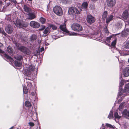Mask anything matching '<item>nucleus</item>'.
<instances>
[{
    "label": "nucleus",
    "mask_w": 129,
    "mask_h": 129,
    "mask_svg": "<svg viewBox=\"0 0 129 129\" xmlns=\"http://www.w3.org/2000/svg\"><path fill=\"white\" fill-rule=\"evenodd\" d=\"M35 69L34 65H31L28 66L25 73L26 78L29 80H32L35 78L36 75L34 71Z\"/></svg>",
    "instance_id": "obj_1"
},
{
    "label": "nucleus",
    "mask_w": 129,
    "mask_h": 129,
    "mask_svg": "<svg viewBox=\"0 0 129 129\" xmlns=\"http://www.w3.org/2000/svg\"><path fill=\"white\" fill-rule=\"evenodd\" d=\"M19 44H16L18 50L23 53L27 55H30L31 54L30 51L29 49L23 46H19Z\"/></svg>",
    "instance_id": "obj_2"
},
{
    "label": "nucleus",
    "mask_w": 129,
    "mask_h": 129,
    "mask_svg": "<svg viewBox=\"0 0 129 129\" xmlns=\"http://www.w3.org/2000/svg\"><path fill=\"white\" fill-rule=\"evenodd\" d=\"M107 11H105L104 12L102 15V18L104 20L106 19V22L108 24L113 19L114 16L112 15H109L108 17L107 18Z\"/></svg>",
    "instance_id": "obj_3"
},
{
    "label": "nucleus",
    "mask_w": 129,
    "mask_h": 129,
    "mask_svg": "<svg viewBox=\"0 0 129 129\" xmlns=\"http://www.w3.org/2000/svg\"><path fill=\"white\" fill-rule=\"evenodd\" d=\"M54 13L59 16H61L63 14V12L61 8L58 6H56L53 9Z\"/></svg>",
    "instance_id": "obj_4"
},
{
    "label": "nucleus",
    "mask_w": 129,
    "mask_h": 129,
    "mask_svg": "<svg viewBox=\"0 0 129 129\" xmlns=\"http://www.w3.org/2000/svg\"><path fill=\"white\" fill-rule=\"evenodd\" d=\"M120 80H121V81L119 83V90L118 94V96H120H120H121V95H122L123 93V88H122V87L124 85V80H122L121 76L120 77Z\"/></svg>",
    "instance_id": "obj_5"
},
{
    "label": "nucleus",
    "mask_w": 129,
    "mask_h": 129,
    "mask_svg": "<svg viewBox=\"0 0 129 129\" xmlns=\"http://www.w3.org/2000/svg\"><path fill=\"white\" fill-rule=\"evenodd\" d=\"M66 26V24L65 23L60 25V29L63 32L67 33V35H68L70 36H75L76 35V34L74 33H69V31L67 29Z\"/></svg>",
    "instance_id": "obj_6"
},
{
    "label": "nucleus",
    "mask_w": 129,
    "mask_h": 129,
    "mask_svg": "<svg viewBox=\"0 0 129 129\" xmlns=\"http://www.w3.org/2000/svg\"><path fill=\"white\" fill-rule=\"evenodd\" d=\"M71 27L72 29L75 31H80L82 30V26L77 23L73 24L71 25Z\"/></svg>",
    "instance_id": "obj_7"
},
{
    "label": "nucleus",
    "mask_w": 129,
    "mask_h": 129,
    "mask_svg": "<svg viewBox=\"0 0 129 129\" xmlns=\"http://www.w3.org/2000/svg\"><path fill=\"white\" fill-rule=\"evenodd\" d=\"M79 13L78 9L74 7H70L68 11V13L69 14H78Z\"/></svg>",
    "instance_id": "obj_8"
},
{
    "label": "nucleus",
    "mask_w": 129,
    "mask_h": 129,
    "mask_svg": "<svg viewBox=\"0 0 129 129\" xmlns=\"http://www.w3.org/2000/svg\"><path fill=\"white\" fill-rule=\"evenodd\" d=\"M86 20L87 22L91 24L94 23L95 21L94 17L90 14L87 15Z\"/></svg>",
    "instance_id": "obj_9"
},
{
    "label": "nucleus",
    "mask_w": 129,
    "mask_h": 129,
    "mask_svg": "<svg viewBox=\"0 0 129 129\" xmlns=\"http://www.w3.org/2000/svg\"><path fill=\"white\" fill-rule=\"evenodd\" d=\"M27 19L29 20H32L35 18L36 15L35 12L34 11H32L30 12L27 14Z\"/></svg>",
    "instance_id": "obj_10"
},
{
    "label": "nucleus",
    "mask_w": 129,
    "mask_h": 129,
    "mask_svg": "<svg viewBox=\"0 0 129 129\" xmlns=\"http://www.w3.org/2000/svg\"><path fill=\"white\" fill-rule=\"evenodd\" d=\"M30 26L35 28H38L39 27L40 24L37 22L32 21L30 23Z\"/></svg>",
    "instance_id": "obj_11"
},
{
    "label": "nucleus",
    "mask_w": 129,
    "mask_h": 129,
    "mask_svg": "<svg viewBox=\"0 0 129 129\" xmlns=\"http://www.w3.org/2000/svg\"><path fill=\"white\" fill-rule=\"evenodd\" d=\"M107 6L110 8H112L116 4L115 0H107Z\"/></svg>",
    "instance_id": "obj_12"
},
{
    "label": "nucleus",
    "mask_w": 129,
    "mask_h": 129,
    "mask_svg": "<svg viewBox=\"0 0 129 129\" xmlns=\"http://www.w3.org/2000/svg\"><path fill=\"white\" fill-rule=\"evenodd\" d=\"M13 29L12 26L9 24H8L5 28L6 31L9 34H11L13 32Z\"/></svg>",
    "instance_id": "obj_13"
},
{
    "label": "nucleus",
    "mask_w": 129,
    "mask_h": 129,
    "mask_svg": "<svg viewBox=\"0 0 129 129\" xmlns=\"http://www.w3.org/2000/svg\"><path fill=\"white\" fill-rule=\"evenodd\" d=\"M114 117L113 116V113H110L108 116V117L110 119L114 118L119 119L121 117V116H119L118 113H114Z\"/></svg>",
    "instance_id": "obj_14"
},
{
    "label": "nucleus",
    "mask_w": 129,
    "mask_h": 129,
    "mask_svg": "<svg viewBox=\"0 0 129 129\" xmlns=\"http://www.w3.org/2000/svg\"><path fill=\"white\" fill-rule=\"evenodd\" d=\"M129 14L127 9L125 10L123 12L122 15V17L125 19H127L128 17Z\"/></svg>",
    "instance_id": "obj_15"
},
{
    "label": "nucleus",
    "mask_w": 129,
    "mask_h": 129,
    "mask_svg": "<svg viewBox=\"0 0 129 129\" xmlns=\"http://www.w3.org/2000/svg\"><path fill=\"white\" fill-rule=\"evenodd\" d=\"M123 74L124 77H127L129 76V67L125 68L123 71Z\"/></svg>",
    "instance_id": "obj_16"
},
{
    "label": "nucleus",
    "mask_w": 129,
    "mask_h": 129,
    "mask_svg": "<svg viewBox=\"0 0 129 129\" xmlns=\"http://www.w3.org/2000/svg\"><path fill=\"white\" fill-rule=\"evenodd\" d=\"M14 23L16 26L19 28H22V24H21L20 21L18 20H16V21L14 22Z\"/></svg>",
    "instance_id": "obj_17"
},
{
    "label": "nucleus",
    "mask_w": 129,
    "mask_h": 129,
    "mask_svg": "<svg viewBox=\"0 0 129 129\" xmlns=\"http://www.w3.org/2000/svg\"><path fill=\"white\" fill-rule=\"evenodd\" d=\"M23 9L24 10V11L26 13H29L31 11H32L26 5H24L23 7Z\"/></svg>",
    "instance_id": "obj_18"
},
{
    "label": "nucleus",
    "mask_w": 129,
    "mask_h": 129,
    "mask_svg": "<svg viewBox=\"0 0 129 129\" xmlns=\"http://www.w3.org/2000/svg\"><path fill=\"white\" fill-rule=\"evenodd\" d=\"M50 32V28L49 27H47L43 31V33L46 35H48Z\"/></svg>",
    "instance_id": "obj_19"
},
{
    "label": "nucleus",
    "mask_w": 129,
    "mask_h": 129,
    "mask_svg": "<svg viewBox=\"0 0 129 129\" xmlns=\"http://www.w3.org/2000/svg\"><path fill=\"white\" fill-rule=\"evenodd\" d=\"M129 93V83L126 84L124 87V93L127 94Z\"/></svg>",
    "instance_id": "obj_20"
},
{
    "label": "nucleus",
    "mask_w": 129,
    "mask_h": 129,
    "mask_svg": "<svg viewBox=\"0 0 129 129\" xmlns=\"http://www.w3.org/2000/svg\"><path fill=\"white\" fill-rule=\"evenodd\" d=\"M22 61L15 60L14 62V64L15 66L19 67H20L22 64Z\"/></svg>",
    "instance_id": "obj_21"
},
{
    "label": "nucleus",
    "mask_w": 129,
    "mask_h": 129,
    "mask_svg": "<svg viewBox=\"0 0 129 129\" xmlns=\"http://www.w3.org/2000/svg\"><path fill=\"white\" fill-rule=\"evenodd\" d=\"M14 58L17 61H23V57L21 55H18L14 56Z\"/></svg>",
    "instance_id": "obj_22"
},
{
    "label": "nucleus",
    "mask_w": 129,
    "mask_h": 129,
    "mask_svg": "<svg viewBox=\"0 0 129 129\" xmlns=\"http://www.w3.org/2000/svg\"><path fill=\"white\" fill-rule=\"evenodd\" d=\"M25 106L28 108L29 109L33 108L31 103L28 101H26L25 102Z\"/></svg>",
    "instance_id": "obj_23"
},
{
    "label": "nucleus",
    "mask_w": 129,
    "mask_h": 129,
    "mask_svg": "<svg viewBox=\"0 0 129 129\" xmlns=\"http://www.w3.org/2000/svg\"><path fill=\"white\" fill-rule=\"evenodd\" d=\"M116 26L117 29H119L122 27V23L121 22H118L115 24Z\"/></svg>",
    "instance_id": "obj_24"
},
{
    "label": "nucleus",
    "mask_w": 129,
    "mask_h": 129,
    "mask_svg": "<svg viewBox=\"0 0 129 129\" xmlns=\"http://www.w3.org/2000/svg\"><path fill=\"white\" fill-rule=\"evenodd\" d=\"M37 38V36L35 35H33L30 36V40L33 42L35 41Z\"/></svg>",
    "instance_id": "obj_25"
},
{
    "label": "nucleus",
    "mask_w": 129,
    "mask_h": 129,
    "mask_svg": "<svg viewBox=\"0 0 129 129\" xmlns=\"http://www.w3.org/2000/svg\"><path fill=\"white\" fill-rule=\"evenodd\" d=\"M7 51L9 54H11L13 52L12 48L10 46H9L7 47Z\"/></svg>",
    "instance_id": "obj_26"
},
{
    "label": "nucleus",
    "mask_w": 129,
    "mask_h": 129,
    "mask_svg": "<svg viewBox=\"0 0 129 129\" xmlns=\"http://www.w3.org/2000/svg\"><path fill=\"white\" fill-rule=\"evenodd\" d=\"M4 56L6 58L9 60L11 62H12L13 61V59L6 54H4Z\"/></svg>",
    "instance_id": "obj_27"
},
{
    "label": "nucleus",
    "mask_w": 129,
    "mask_h": 129,
    "mask_svg": "<svg viewBox=\"0 0 129 129\" xmlns=\"http://www.w3.org/2000/svg\"><path fill=\"white\" fill-rule=\"evenodd\" d=\"M123 46L124 48L126 49H129V40L125 42Z\"/></svg>",
    "instance_id": "obj_28"
},
{
    "label": "nucleus",
    "mask_w": 129,
    "mask_h": 129,
    "mask_svg": "<svg viewBox=\"0 0 129 129\" xmlns=\"http://www.w3.org/2000/svg\"><path fill=\"white\" fill-rule=\"evenodd\" d=\"M88 4L86 2H85L83 3L82 6V8L84 9H86L88 6Z\"/></svg>",
    "instance_id": "obj_29"
},
{
    "label": "nucleus",
    "mask_w": 129,
    "mask_h": 129,
    "mask_svg": "<svg viewBox=\"0 0 129 129\" xmlns=\"http://www.w3.org/2000/svg\"><path fill=\"white\" fill-rule=\"evenodd\" d=\"M128 34L125 30L122 31L121 35V36L122 37H125L128 35Z\"/></svg>",
    "instance_id": "obj_30"
},
{
    "label": "nucleus",
    "mask_w": 129,
    "mask_h": 129,
    "mask_svg": "<svg viewBox=\"0 0 129 129\" xmlns=\"http://www.w3.org/2000/svg\"><path fill=\"white\" fill-rule=\"evenodd\" d=\"M44 50V48L43 47H42L38 51L37 50V54H34V55L35 56H37V54H39L40 52H41L43 51Z\"/></svg>",
    "instance_id": "obj_31"
},
{
    "label": "nucleus",
    "mask_w": 129,
    "mask_h": 129,
    "mask_svg": "<svg viewBox=\"0 0 129 129\" xmlns=\"http://www.w3.org/2000/svg\"><path fill=\"white\" fill-rule=\"evenodd\" d=\"M124 103L125 102H123L120 104L119 108V110H122V109L123 108L124 106Z\"/></svg>",
    "instance_id": "obj_32"
},
{
    "label": "nucleus",
    "mask_w": 129,
    "mask_h": 129,
    "mask_svg": "<svg viewBox=\"0 0 129 129\" xmlns=\"http://www.w3.org/2000/svg\"><path fill=\"white\" fill-rule=\"evenodd\" d=\"M116 43V40H115L113 41L111 45V46L112 47H115Z\"/></svg>",
    "instance_id": "obj_33"
},
{
    "label": "nucleus",
    "mask_w": 129,
    "mask_h": 129,
    "mask_svg": "<svg viewBox=\"0 0 129 129\" xmlns=\"http://www.w3.org/2000/svg\"><path fill=\"white\" fill-rule=\"evenodd\" d=\"M40 22L42 24H44L45 23L46 21L45 19L43 17L40 18Z\"/></svg>",
    "instance_id": "obj_34"
},
{
    "label": "nucleus",
    "mask_w": 129,
    "mask_h": 129,
    "mask_svg": "<svg viewBox=\"0 0 129 129\" xmlns=\"http://www.w3.org/2000/svg\"><path fill=\"white\" fill-rule=\"evenodd\" d=\"M49 27L51 28L53 30H56L57 29V27L56 26L54 25L53 24H50L49 25Z\"/></svg>",
    "instance_id": "obj_35"
},
{
    "label": "nucleus",
    "mask_w": 129,
    "mask_h": 129,
    "mask_svg": "<svg viewBox=\"0 0 129 129\" xmlns=\"http://www.w3.org/2000/svg\"><path fill=\"white\" fill-rule=\"evenodd\" d=\"M106 125L107 127H109L112 128L111 129L114 128V127L110 124L108 123H106Z\"/></svg>",
    "instance_id": "obj_36"
},
{
    "label": "nucleus",
    "mask_w": 129,
    "mask_h": 129,
    "mask_svg": "<svg viewBox=\"0 0 129 129\" xmlns=\"http://www.w3.org/2000/svg\"><path fill=\"white\" fill-rule=\"evenodd\" d=\"M3 47V45L2 43H0V53H4V52L1 49Z\"/></svg>",
    "instance_id": "obj_37"
},
{
    "label": "nucleus",
    "mask_w": 129,
    "mask_h": 129,
    "mask_svg": "<svg viewBox=\"0 0 129 129\" xmlns=\"http://www.w3.org/2000/svg\"><path fill=\"white\" fill-rule=\"evenodd\" d=\"M23 90L24 93L26 94L28 92L27 89L25 86H23Z\"/></svg>",
    "instance_id": "obj_38"
},
{
    "label": "nucleus",
    "mask_w": 129,
    "mask_h": 129,
    "mask_svg": "<svg viewBox=\"0 0 129 129\" xmlns=\"http://www.w3.org/2000/svg\"><path fill=\"white\" fill-rule=\"evenodd\" d=\"M107 25H105V28H104V31L105 33L108 34V31L107 29Z\"/></svg>",
    "instance_id": "obj_39"
},
{
    "label": "nucleus",
    "mask_w": 129,
    "mask_h": 129,
    "mask_svg": "<svg viewBox=\"0 0 129 129\" xmlns=\"http://www.w3.org/2000/svg\"><path fill=\"white\" fill-rule=\"evenodd\" d=\"M6 4L7 6H9L10 5H12L10 0H7L6 1Z\"/></svg>",
    "instance_id": "obj_40"
},
{
    "label": "nucleus",
    "mask_w": 129,
    "mask_h": 129,
    "mask_svg": "<svg viewBox=\"0 0 129 129\" xmlns=\"http://www.w3.org/2000/svg\"><path fill=\"white\" fill-rule=\"evenodd\" d=\"M124 61H121V62L119 63V66L121 67V69L122 66L124 65Z\"/></svg>",
    "instance_id": "obj_41"
},
{
    "label": "nucleus",
    "mask_w": 129,
    "mask_h": 129,
    "mask_svg": "<svg viewBox=\"0 0 129 129\" xmlns=\"http://www.w3.org/2000/svg\"><path fill=\"white\" fill-rule=\"evenodd\" d=\"M0 33H2L3 35H5L6 33L4 31L3 29L0 28Z\"/></svg>",
    "instance_id": "obj_42"
},
{
    "label": "nucleus",
    "mask_w": 129,
    "mask_h": 129,
    "mask_svg": "<svg viewBox=\"0 0 129 129\" xmlns=\"http://www.w3.org/2000/svg\"><path fill=\"white\" fill-rule=\"evenodd\" d=\"M112 37V36H110L109 37H107L106 39V41L108 42L109 43L110 42V40Z\"/></svg>",
    "instance_id": "obj_43"
},
{
    "label": "nucleus",
    "mask_w": 129,
    "mask_h": 129,
    "mask_svg": "<svg viewBox=\"0 0 129 129\" xmlns=\"http://www.w3.org/2000/svg\"><path fill=\"white\" fill-rule=\"evenodd\" d=\"M123 115H124L125 117L129 119V113H122Z\"/></svg>",
    "instance_id": "obj_44"
},
{
    "label": "nucleus",
    "mask_w": 129,
    "mask_h": 129,
    "mask_svg": "<svg viewBox=\"0 0 129 129\" xmlns=\"http://www.w3.org/2000/svg\"><path fill=\"white\" fill-rule=\"evenodd\" d=\"M11 3L14 5H15L17 3V2L15 0H10Z\"/></svg>",
    "instance_id": "obj_45"
},
{
    "label": "nucleus",
    "mask_w": 129,
    "mask_h": 129,
    "mask_svg": "<svg viewBox=\"0 0 129 129\" xmlns=\"http://www.w3.org/2000/svg\"><path fill=\"white\" fill-rule=\"evenodd\" d=\"M27 86L28 88H31L32 87V85L31 83H27Z\"/></svg>",
    "instance_id": "obj_46"
},
{
    "label": "nucleus",
    "mask_w": 129,
    "mask_h": 129,
    "mask_svg": "<svg viewBox=\"0 0 129 129\" xmlns=\"http://www.w3.org/2000/svg\"><path fill=\"white\" fill-rule=\"evenodd\" d=\"M122 113H129V110L125 109L123 111Z\"/></svg>",
    "instance_id": "obj_47"
},
{
    "label": "nucleus",
    "mask_w": 129,
    "mask_h": 129,
    "mask_svg": "<svg viewBox=\"0 0 129 129\" xmlns=\"http://www.w3.org/2000/svg\"><path fill=\"white\" fill-rule=\"evenodd\" d=\"M105 125H105L104 124H103L102 126L100 128V129H105Z\"/></svg>",
    "instance_id": "obj_48"
},
{
    "label": "nucleus",
    "mask_w": 129,
    "mask_h": 129,
    "mask_svg": "<svg viewBox=\"0 0 129 129\" xmlns=\"http://www.w3.org/2000/svg\"><path fill=\"white\" fill-rule=\"evenodd\" d=\"M45 26L42 25L41 26V28L39 29V30H42L44 29L45 28Z\"/></svg>",
    "instance_id": "obj_49"
},
{
    "label": "nucleus",
    "mask_w": 129,
    "mask_h": 129,
    "mask_svg": "<svg viewBox=\"0 0 129 129\" xmlns=\"http://www.w3.org/2000/svg\"><path fill=\"white\" fill-rule=\"evenodd\" d=\"M28 124H29V125L30 126H32L34 125V123L32 122H29Z\"/></svg>",
    "instance_id": "obj_50"
},
{
    "label": "nucleus",
    "mask_w": 129,
    "mask_h": 129,
    "mask_svg": "<svg viewBox=\"0 0 129 129\" xmlns=\"http://www.w3.org/2000/svg\"><path fill=\"white\" fill-rule=\"evenodd\" d=\"M22 27H27L28 26V25L27 24H24V23L23 24H22Z\"/></svg>",
    "instance_id": "obj_51"
},
{
    "label": "nucleus",
    "mask_w": 129,
    "mask_h": 129,
    "mask_svg": "<svg viewBox=\"0 0 129 129\" xmlns=\"http://www.w3.org/2000/svg\"><path fill=\"white\" fill-rule=\"evenodd\" d=\"M127 33L129 34V29L128 28H127L124 30Z\"/></svg>",
    "instance_id": "obj_52"
},
{
    "label": "nucleus",
    "mask_w": 129,
    "mask_h": 129,
    "mask_svg": "<svg viewBox=\"0 0 129 129\" xmlns=\"http://www.w3.org/2000/svg\"><path fill=\"white\" fill-rule=\"evenodd\" d=\"M125 24L129 25V21L128 20V21L125 22Z\"/></svg>",
    "instance_id": "obj_53"
},
{
    "label": "nucleus",
    "mask_w": 129,
    "mask_h": 129,
    "mask_svg": "<svg viewBox=\"0 0 129 129\" xmlns=\"http://www.w3.org/2000/svg\"><path fill=\"white\" fill-rule=\"evenodd\" d=\"M3 2L2 1L0 0V6H1L2 5Z\"/></svg>",
    "instance_id": "obj_54"
},
{
    "label": "nucleus",
    "mask_w": 129,
    "mask_h": 129,
    "mask_svg": "<svg viewBox=\"0 0 129 129\" xmlns=\"http://www.w3.org/2000/svg\"><path fill=\"white\" fill-rule=\"evenodd\" d=\"M28 1H29V4H31V2L32 0H28Z\"/></svg>",
    "instance_id": "obj_55"
},
{
    "label": "nucleus",
    "mask_w": 129,
    "mask_h": 129,
    "mask_svg": "<svg viewBox=\"0 0 129 129\" xmlns=\"http://www.w3.org/2000/svg\"><path fill=\"white\" fill-rule=\"evenodd\" d=\"M31 94L33 95L34 96L35 95V93L34 92H33L31 93Z\"/></svg>",
    "instance_id": "obj_56"
},
{
    "label": "nucleus",
    "mask_w": 129,
    "mask_h": 129,
    "mask_svg": "<svg viewBox=\"0 0 129 129\" xmlns=\"http://www.w3.org/2000/svg\"><path fill=\"white\" fill-rule=\"evenodd\" d=\"M92 7H93L92 8V7H91V8L92 9H94V7L93 6H92Z\"/></svg>",
    "instance_id": "obj_57"
},
{
    "label": "nucleus",
    "mask_w": 129,
    "mask_h": 129,
    "mask_svg": "<svg viewBox=\"0 0 129 129\" xmlns=\"http://www.w3.org/2000/svg\"><path fill=\"white\" fill-rule=\"evenodd\" d=\"M64 34H63L62 35H60V36L61 37H62L63 36H64Z\"/></svg>",
    "instance_id": "obj_58"
},
{
    "label": "nucleus",
    "mask_w": 129,
    "mask_h": 129,
    "mask_svg": "<svg viewBox=\"0 0 129 129\" xmlns=\"http://www.w3.org/2000/svg\"><path fill=\"white\" fill-rule=\"evenodd\" d=\"M98 0H91V1L93 2H95L97 1Z\"/></svg>",
    "instance_id": "obj_59"
},
{
    "label": "nucleus",
    "mask_w": 129,
    "mask_h": 129,
    "mask_svg": "<svg viewBox=\"0 0 129 129\" xmlns=\"http://www.w3.org/2000/svg\"><path fill=\"white\" fill-rule=\"evenodd\" d=\"M35 115L36 116V118H37V113H35Z\"/></svg>",
    "instance_id": "obj_60"
},
{
    "label": "nucleus",
    "mask_w": 129,
    "mask_h": 129,
    "mask_svg": "<svg viewBox=\"0 0 129 129\" xmlns=\"http://www.w3.org/2000/svg\"><path fill=\"white\" fill-rule=\"evenodd\" d=\"M20 38L21 39H23V38L22 37H20Z\"/></svg>",
    "instance_id": "obj_61"
},
{
    "label": "nucleus",
    "mask_w": 129,
    "mask_h": 129,
    "mask_svg": "<svg viewBox=\"0 0 129 129\" xmlns=\"http://www.w3.org/2000/svg\"><path fill=\"white\" fill-rule=\"evenodd\" d=\"M119 34H120V33L116 34L115 35L116 36V35H119Z\"/></svg>",
    "instance_id": "obj_62"
},
{
    "label": "nucleus",
    "mask_w": 129,
    "mask_h": 129,
    "mask_svg": "<svg viewBox=\"0 0 129 129\" xmlns=\"http://www.w3.org/2000/svg\"><path fill=\"white\" fill-rule=\"evenodd\" d=\"M113 113V112H112V111H110V113Z\"/></svg>",
    "instance_id": "obj_63"
},
{
    "label": "nucleus",
    "mask_w": 129,
    "mask_h": 129,
    "mask_svg": "<svg viewBox=\"0 0 129 129\" xmlns=\"http://www.w3.org/2000/svg\"><path fill=\"white\" fill-rule=\"evenodd\" d=\"M128 62H129V58L128 59Z\"/></svg>",
    "instance_id": "obj_64"
}]
</instances>
